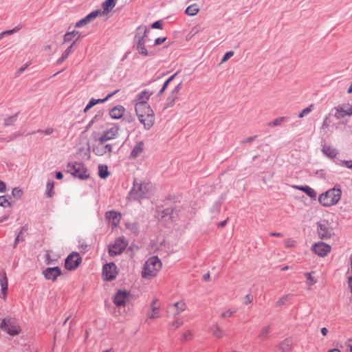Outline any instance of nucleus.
Returning a JSON list of instances; mask_svg holds the SVG:
<instances>
[{"mask_svg":"<svg viewBox=\"0 0 352 352\" xmlns=\"http://www.w3.org/2000/svg\"><path fill=\"white\" fill-rule=\"evenodd\" d=\"M318 232L321 239H328L331 236V230L326 223H319Z\"/></svg>","mask_w":352,"mask_h":352,"instance_id":"5701e85b","label":"nucleus"},{"mask_svg":"<svg viewBox=\"0 0 352 352\" xmlns=\"http://www.w3.org/2000/svg\"><path fill=\"white\" fill-rule=\"evenodd\" d=\"M23 195V190L19 187L14 188L12 190V197L16 201L20 200L22 198Z\"/></svg>","mask_w":352,"mask_h":352,"instance_id":"f704fd0d","label":"nucleus"},{"mask_svg":"<svg viewBox=\"0 0 352 352\" xmlns=\"http://www.w3.org/2000/svg\"><path fill=\"white\" fill-rule=\"evenodd\" d=\"M54 182L52 180H48L46 184V190L45 195L47 197L51 198L54 194Z\"/></svg>","mask_w":352,"mask_h":352,"instance_id":"473e14b6","label":"nucleus"},{"mask_svg":"<svg viewBox=\"0 0 352 352\" xmlns=\"http://www.w3.org/2000/svg\"><path fill=\"white\" fill-rule=\"evenodd\" d=\"M289 351V344L288 342L285 340L280 343L275 348V352H288Z\"/></svg>","mask_w":352,"mask_h":352,"instance_id":"c9c22d12","label":"nucleus"},{"mask_svg":"<svg viewBox=\"0 0 352 352\" xmlns=\"http://www.w3.org/2000/svg\"><path fill=\"white\" fill-rule=\"evenodd\" d=\"M152 28L162 29V24L160 21H155L151 25Z\"/></svg>","mask_w":352,"mask_h":352,"instance_id":"4d7b16f0","label":"nucleus"},{"mask_svg":"<svg viewBox=\"0 0 352 352\" xmlns=\"http://www.w3.org/2000/svg\"><path fill=\"white\" fill-rule=\"evenodd\" d=\"M351 93H352V81L347 89V94H351Z\"/></svg>","mask_w":352,"mask_h":352,"instance_id":"69168bd1","label":"nucleus"},{"mask_svg":"<svg viewBox=\"0 0 352 352\" xmlns=\"http://www.w3.org/2000/svg\"><path fill=\"white\" fill-rule=\"evenodd\" d=\"M291 297H292V296L290 294H287V295L282 296L277 300V302H276L277 305L281 306V305H285L286 303V302L288 301L291 298Z\"/></svg>","mask_w":352,"mask_h":352,"instance_id":"a18cd8bd","label":"nucleus"},{"mask_svg":"<svg viewBox=\"0 0 352 352\" xmlns=\"http://www.w3.org/2000/svg\"><path fill=\"white\" fill-rule=\"evenodd\" d=\"M154 190L153 184L145 178H135L130 191V196L134 199L149 198Z\"/></svg>","mask_w":352,"mask_h":352,"instance_id":"f257e3e1","label":"nucleus"},{"mask_svg":"<svg viewBox=\"0 0 352 352\" xmlns=\"http://www.w3.org/2000/svg\"><path fill=\"white\" fill-rule=\"evenodd\" d=\"M125 113V108L122 105H118L112 108L109 111V116L113 119H120Z\"/></svg>","mask_w":352,"mask_h":352,"instance_id":"a878e982","label":"nucleus"},{"mask_svg":"<svg viewBox=\"0 0 352 352\" xmlns=\"http://www.w3.org/2000/svg\"><path fill=\"white\" fill-rule=\"evenodd\" d=\"M340 188L334 187L320 194L318 197L319 203L324 207H331L338 203L341 198Z\"/></svg>","mask_w":352,"mask_h":352,"instance_id":"20e7f679","label":"nucleus"},{"mask_svg":"<svg viewBox=\"0 0 352 352\" xmlns=\"http://www.w3.org/2000/svg\"><path fill=\"white\" fill-rule=\"evenodd\" d=\"M166 41V37H160V38H157L155 40L154 43L155 45H161L163 43H164Z\"/></svg>","mask_w":352,"mask_h":352,"instance_id":"5fc2aeb1","label":"nucleus"},{"mask_svg":"<svg viewBox=\"0 0 352 352\" xmlns=\"http://www.w3.org/2000/svg\"><path fill=\"white\" fill-rule=\"evenodd\" d=\"M53 129H47L45 131L38 130V133H44L45 134L50 135L52 133Z\"/></svg>","mask_w":352,"mask_h":352,"instance_id":"bf43d9fd","label":"nucleus"},{"mask_svg":"<svg viewBox=\"0 0 352 352\" xmlns=\"http://www.w3.org/2000/svg\"><path fill=\"white\" fill-rule=\"evenodd\" d=\"M209 330L210 332L212 333V336L216 339H221L225 336L224 331L217 324L212 325L210 327Z\"/></svg>","mask_w":352,"mask_h":352,"instance_id":"bb28decb","label":"nucleus"},{"mask_svg":"<svg viewBox=\"0 0 352 352\" xmlns=\"http://www.w3.org/2000/svg\"><path fill=\"white\" fill-rule=\"evenodd\" d=\"M162 267L161 260L157 256H151L143 265L141 272L142 277L146 280H151L160 274Z\"/></svg>","mask_w":352,"mask_h":352,"instance_id":"f03ea898","label":"nucleus"},{"mask_svg":"<svg viewBox=\"0 0 352 352\" xmlns=\"http://www.w3.org/2000/svg\"><path fill=\"white\" fill-rule=\"evenodd\" d=\"M144 150V142L140 141V142H137L134 145V146L129 155V158L130 159L137 158L138 157L140 156L143 153Z\"/></svg>","mask_w":352,"mask_h":352,"instance_id":"b1692460","label":"nucleus"},{"mask_svg":"<svg viewBox=\"0 0 352 352\" xmlns=\"http://www.w3.org/2000/svg\"><path fill=\"white\" fill-rule=\"evenodd\" d=\"M0 284L1 287L2 292L6 294V291L8 289V279L6 274H3L0 276Z\"/></svg>","mask_w":352,"mask_h":352,"instance_id":"4c0bfd02","label":"nucleus"},{"mask_svg":"<svg viewBox=\"0 0 352 352\" xmlns=\"http://www.w3.org/2000/svg\"><path fill=\"white\" fill-rule=\"evenodd\" d=\"M43 274L47 279L54 280L60 274V270L57 267H48L43 271Z\"/></svg>","mask_w":352,"mask_h":352,"instance_id":"393cba45","label":"nucleus"},{"mask_svg":"<svg viewBox=\"0 0 352 352\" xmlns=\"http://www.w3.org/2000/svg\"><path fill=\"white\" fill-rule=\"evenodd\" d=\"M20 29H21L20 27L17 26V27H15L14 28H13L12 30H6L4 32H2L1 33H0V40H1L6 36H9V35H11V34H13L16 33Z\"/></svg>","mask_w":352,"mask_h":352,"instance_id":"79ce46f5","label":"nucleus"},{"mask_svg":"<svg viewBox=\"0 0 352 352\" xmlns=\"http://www.w3.org/2000/svg\"><path fill=\"white\" fill-rule=\"evenodd\" d=\"M200 10L199 6L197 3H193L188 6L185 10V13L190 16H195Z\"/></svg>","mask_w":352,"mask_h":352,"instance_id":"7c9ffc66","label":"nucleus"},{"mask_svg":"<svg viewBox=\"0 0 352 352\" xmlns=\"http://www.w3.org/2000/svg\"><path fill=\"white\" fill-rule=\"evenodd\" d=\"M138 30L142 31L143 36H142L139 39L136 46V50H138V53L142 56H147L149 55V53L145 46L146 41L144 39V37L146 36L148 30L146 27H139Z\"/></svg>","mask_w":352,"mask_h":352,"instance_id":"2eb2a0df","label":"nucleus"},{"mask_svg":"<svg viewBox=\"0 0 352 352\" xmlns=\"http://www.w3.org/2000/svg\"><path fill=\"white\" fill-rule=\"evenodd\" d=\"M170 309L174 316H177L183 313L187 309V305L184 300H179L170 305Z\"/></svg>","mask_w":352,"mask_h":352,"instance_id":"4be33fe9","label":"nucleus"},{"mask_svg":"<svg viewBox=\"0 0 352 352\" xmlns=\"http://www.w3.org/2000/svg\"><path fill=\"white\" fill-rule=\"evenodd\" d=\"M270 235L272 236H282V234L279 232H272Z\"/></svg>","mask_w":352,"mask_h":352,"instance_id":"e2e57ef3","label":"nucleus"},{"mask_svg":"<svg viewBox=\"0 0 352 352\" xmlns=\"http://www.w3.org/2000/svg\"><path fill=\"white\" fill-rule=\"evenodd\" d=\"M154 94L153 90L151 89H145L135 96V98L133 100V103L135 107H143L149 105L148 100L151 96Z\"/></svg>","mask_w":352,"mask_h":352,"instance_id":"6e6552de","label":"nucleus"},{"mask_svg":"<svg viewBox=\"0 0 352 352\" xmlns=\"http://www.w3.org/2000/svg\"><path fill=\"white\" fill-rule=\"evenodd\" d=\"M313 108H314V104H310L309 107L302 109V111H300L299 113L298 117L300 118H302L305 116L308 115L312 111Z\"/></svg>","mask_w":352,"mask_h":352,"instance_id":"c03bdc74","label":"nucleus"},{"mask_svg":"<svg viewBox=\"0 0 352 352\" xmlns=\"http://www.w3.org/2000/svg\"><path fill=\"white\" fill-rule=\"evenodd\" d=\"M67 173L80 179H86L89 177V172L83 164L75 163L67 165Z\"/></svg>","mask_w":352,"mask_h":352,"instance_id":"423d86ee","label":"nucleus"},{"mask_svg":"<svg viewBox=\"0 0 352 352\" xmlns=\"http://www.w3.org/2000/svg\"><path fill=\"white\" fill-rule=\"evenodd\" d=\"M56 178L58 179H61L63 178V174L61 172H57L56 173Z\"/></svg>","mask_w":352,"mask_h":352,"instance_id":"680f3d73","label":"nucleus"},{"mask_svg":"<svg viewBox=\"0 0 352 352\" xmlns=\"http://www.w3.org/2000/svg\"><path fill=\"white\" fill-rule=\"evenodd\" d=\"M312 250L318 256L324 257L331 252V247L323 242H318L313 245Z\"/></svg>","mask_w":352,"mask_h":352,"instance_id":"f3484780","label":"nucleus"},{"mask_svg":"<svg viewBox=\"0 0 352 352\" xmlns=\"http://www.w3.org/2000/svg\"><path fill=\"white\" fill-rule=\"evenodd\" d=\"M80 38V34L78 31H72L67 32V42L72 41L75 43Z\"/></svg>","mask_w":352,"mask_h":352,"instance_id":"72a5a7b5","label":"nucleus"},{"mask_svg":"<svg viewBox=\"0 0 352 352\" xmlns=\"http://www.w3.org/2000/svg\"><path fill=\"white\" fill-rule=\"evenodd\" d=\"M100 16V12L99 10H94L89 13L88 15H87L83 19L79 20L75 25V27L79 28L85 26L87 24L91 23L93 21H94L98 16Z\"/></svg>","mask_w":352,"mask_h":352,"instance_id":"a211bd4d","label":"nucleus"},{"mask_svg":"<svg viewBox=\"0 0 352 352\" xmlns=\"http://www.w3.org/2000/svg\"><path fill=\"white\" fill-rule=\"evenodd\" d=\"M294 188L300 190L304 192H305L309 197L312 199H315L316 197L317 193L314 189L309 187V186H294Z\"/></svg>","mask_w":352,"mask_h":352,"instance_id":"cd10ccee","label":"nucleus"},{"mask_svg":"<svg viewBox=\"0 0 352 352\" xmlns=\"http://www.w3.org/2000/svg\"><path fill=\"white\" fill-rule=\"evenodd\" d=\"M66 54H63L62 56L58 59V62L61 63L63 61V60L65 58Z\"/></svg>","mask_w":352,"mask_h":352,"instance_id":"338daca9","label":"nucleus"},{"mask_svg":"<svg viewBox=\"0 0 352 352\" xmlns=\"http://www.w3.org/2000/svg\"><path fill=\"white\" fill-rule=\"evenodd\" d=\"M322 336H326L328 333V329L326 327H322L320 330Z\"/></svg>","mask_w":352,"mask_h":352,"instance_id":"052dcab7","label":"nucleus"},{"mask_svg":"<svg viewBox=\"0 0 352 352\" xmlns=\"http://www.w3.org/2000/svg\"><path fill=\"white\" fill-rule=\"evenodd\" d=\"M271 333V327L270 325H267L261 328L258 333V338L261 341H265L267 340L270 337Z\"/></svg>","mask_w":352,"mask_h":352,"instance_id":"c756f323","label":"nucleus"},{"mask_svg":"<svg viewBox=\"0 0 352 352\" xmlns=\"http://www.w3.org/2000/svg\"><path fill=\"white\" fill-rule=\"evenodd\" d=\"M118 91H119V89H117V90L109 94L106 96V98L104 99H94V98L91 99L89 100V103L87 104V105L84 109V112L87 113L90 109H91L94 106L96 105L97 104L103 103V102H106L109 98L112 97L113 95L117 94Z\"/></svg>","mask_w":352,"mask_h":352,"instance_id":"412c9836","label":"nucleus"},{"mask_svg":"<svg viewBox=\"0 0 352 352\" xmlns=\"http://www.w3.org/2000/svg\"><path fill=\"white\" fill-rule=\"evenodd\" d=\"M340 165L342 166H345V167L352 170V160H343V161H341Z\"/></svg>","mask_w":352,"mask_h":352,"instance_id":"09e8293b","label":"nucleus"},{"mask_svg":"<svg viewBox=\"0 0 352 352\" xmlns=\"http://www.w3.org/2000/svg\"><path fill=\"white\" fill-rule=\"evenodd\" d=\"M127 244L128 243L124 237L117 239L109 248V254L116 256L121 254L125 250Z\"/></svg>","mask_w":352,"mask_h":352,"instance_id":"9d476101","label":"nucleus"},{"mask_svg":"<svg viewBox=\"0 0 352 352\" xmlns=\"http://www.w3.org/2000/svg\"><path fill=\"white\" fill-rule=\"evenodd\" d=\"M284 244L287 248H293L296 245V241L292 239H287L284 241Z\"/></svg>","mask_w":352,"mask_h":352,"instance_id":"de8ad7c7","label":"nucleus"},{"mask_svg":"<svg viewBox=\"0 0 352 352\" xmlns=\"http://www.w3.org/2000/svg\"><path fill=\"white\" fill-rule=\"evenodd\" d=\"M233 55H234V52L232 51L226 52L221 59V63H224V62L227 61L229 58H230L232 56H233Z\"/></svg>","mask_w":352,"mask_h":352,"instance_id":"8fccbe9b","label":"nucleus"},{"mask_svg":"<svg viewBox=\"0 0 352 352\" xmlns=\"http://www.w3.org/2000/svg\"><path fill=\"white\" fill-rule=\"evenodd\" d=\"M119 131L120 127L118 126H113L103 133L99 138V142L102 144L106 141L117 138L119 135Z\"/></svg>","mask_w":352,"mask_h":352,"instance_id":"ddd939ff","label":"nucleus"},{"mask_svg":"<svg viewBox=\"0 0 352 352\" xmlns=\"http://www.w3.org/2000/svg\"><path fill=\"white\" fill-rule=\"evenodd\" d=\"M105 218L111 224L113 228H116L120 222L121 215L116 211H108L105 213Z\"/></svg>","mask_w":352,"mask_h":352,"instance_id":"aec40b11","label":"nucleus"},{"mask_svg":"<svg viewBox=\"0 0 352 352\" xmlns=\"http://www.w3.org/2000/svg\"><path fill=\"white\" fill-rule=\"evenodd\" d=\"M131 294L126 289H118L113 297V302L116 307H125L129 302Z\"/></svg>","mask_w":352,"mask_h":352,"instance_id":"1a4fd4ad","label":"nucleus"},{"mask_svg":"<svg viewBox=\"0 0 352 352\" xmlns=\"http://www.w3.org/2000/svg\"><path fill=\"white\" fill-rule=\"evenodd\" d=\"M347 352H352V339H349L345 343Z\"/></svg>","mask_w":352,"mask_h":352,"instance_id":"864d4df0","label":"nucleus"},{"mask_svg":"<svg viewBox=\"0 0 352 352\" xmlns=\"http://www.w3.org/2000/svg\"><path fill=\"white\" fill-rule=\"evenodd\" d=\"M81 256L75 252H72L67 256V270H76L81 263Z\"/></svg>","mask_w":352,"mask_h":352,"instance_id":"dca6fc26","label":"nucleus"},{"mask_svg":"<svg viewBox=\"0 0 352 352\" xmlns=\"http://www.w3.org/2000/svg\"><path fill=\"white\" fill-rule=\"evenodd\" d=\"M327 352H342V351L338 349H329Z\"/></svg>","mask_w":352,"mask_h":352,"instance_id":"774afa93","label":"nucleus"},{"mask_svg":"<svg viewBox=\"0 0 352 352\" xmlns=\"http://www.w3.org/2000/svg\"><path fill=\"white\" fill-rule=\"evenodd\" d=\"M97 155H102L104 153H111L112 151V146L111 144H105L104 143H100L96 148L94 149Z\"/></svg>","mask_w":352,"mask_h":352,"instance_id":"c85d7f7f","label":"nucleus"},{"mask_svg":"<svg viewBox=\"0 0 352 352\" xmlns=\"http://www.w3.org/2000/svg\"><path fill=\"white\" fill-rule=\"evenodd\" d=\"M0 328L8 334L12 336L19 334L21 331L20 325L14 318L10 317L6 318L2 320L0 324Z\"/></svg>","mask_w":352,"mask_h":352,"instance_id":"39448f33","label":"nucleus"},{"mask_svg":"<svg viewBox=\"0 0 352 352\" xmlns=\"http://www.w3.org/2000/svg\"><path fill=\"white\" fill-rule=\"evenodd\" d=\"M252 301V296L251 295L247 294L246 296H245L243 297V302L244 304L248 305V304L251 303Z\"/></svg>","mask_w":352,"mask_h":352,"instance_id":"3c124183","label":"nucleus"},{"mask_svg":"<svg viewBox=\"0 0 352 352\" xmlns=\"http://www.w3.org/2000/svg\"><path fill=\"white\" fill-rule=\"evenodd\" d=\"M16 118L17 114L6 118L4 120V126H8L13 124L16 121Z\"/></svg>","mask_w":352,"mask_h":352,"instance_id":"37998d69","label":"nucleus"},{"mask_svg":"<svg viewBox=\"0 0 352 352\" xmlns=\"http://www.w3.org/2000/svg\"><path fill=\"white\" fill-rule=\"evenodd\" d=\"M0 206L3 207H11V202L5 197L0 196Z\"/></svg>","mask_w":352,"mask_h":352,"instance_id":"49530a36","label":"nucleus"},{"mask_svg":"<svg viewBox=\"0 0 352 352\" xmlns=\"http://www.w3.org/2000/svg\"><path fill=\"white\" fill-rule=\"evenodd\" d=\"M335 117L337 119H341L346 116H352V104L344 103L338 106L335 109Z\"/></svg>","mask_w":352,"mask_h":352,"instance_id":"4468645a","label":"nucleus"},{"mask_svg":"<svg viewBox=\"0 0 352 352\" xmlns=\"http://www.w3.org/2000/svg\"><path fill=\"white\" fill-rule=\"evenodd\" d=\"M98 173H99V176L101 178H102V179L107 178L109 175V173L108 171L107 166L106 165H99Z\"/></svg>","mask_w":352,"mask_h":352,"instance_id":"e433bc0d","label":"nucleus"},{"mask_svg":"<svg viewBox=\"0 0 352 352\" xmlns=\"http://www.w3.org/2000/svg\"><path fill=\"white\" fill-rule=\"evenodd\" d=\"M135 111L139 121L143 124L144 129H150L155 122V113L151 106L135 107Z\"/></svg>","mask_w":352,"mask_h":352,"instance_id":"7ed1b4c3","label":"nucleus"},{"mask_svg":"<svg viewBox=\"0 0 352 352\" xmlns=\"http://www.w3.org/2000/svg\"><path fill=\"white\" fill-rule=\"evenodd\" d=\"M305 276L307 278V285L309 287H311L316 283V278L312 276L311 272H305Z\"/></svg>","mask_w":352,"mask_h":352,"instance_id":"a19ab883","label":"nucleus"},{"mask_svg":"<svg viewBox=\"0 0 352 352\" xmlns=\"http://www.w3.org/2000/svg\"><path fill=\"white\" fill-rule=\"evenodd\" d=\"M322 152L330 158H333L337 155L336 149L329 146H324L322 148Z\"/></svg>","mask_w":352,"mask_h":352,"instance_id":"2f4dec72","label":"nucleus"},{"mask_svg":"<svg viewBox=\"0 0 352 352\" xmlns=\"http://www.w3.org/2000/svg\"><path fill=\"white\" fill-rule=\"evenodd\" d=\"M28 66V65L26 64V65H24L23 66H22L21 67H20L16 72L15 76L16 77L19 76L27 69Z\"/></svg>","mask_w":352,"mask_h":352,"instance_id":"6e6d98bb","label":"nucleus"},{"mask_svg":"<svg viewBox=\"0 0 352 352\" xmlns=\"http://www.w3.org/2000/svg\"><path fill=\"white\" fill-rule=\"evenodd\" d=\"M236 311L235 309H226L221 312V318L227 319L231 318L236 313Z\"/></svg>","mask_w":352,"mask_h":352,"instance_id":"ea45409f","label":"nucleus"},{"mask_svg":"<svg viewBox=\"0 0 352 352\" xmlns=\"http://www.w3.org/2000/svg\"><path fill=\"white\" fill-rule=\"evenodd\" d=\"M287 120L286 117H278L274 120L273 121L268 123V126L270 127H275L280 125L283 122Z\"/></svg>","mask_w":352,"mask_h":352,"instance_id":"58836bf2","label":"nucleus"},{"mask_svg":"<svg viewBox=\"0 0 352 352\" xmlns=\"http://www.w3.org/2000/svg\"><path fill=\"white\" fill-rule=\"evenodd\" d=\"M117 0H106L102 3V10H99L100 16H107L116 5Z\"/></svg>","mask_w":352,"mask_h":352,"instance_id":"6ab92c4d","label":"nucleus"},{"mask_svg":"<svg viewBox=\"0 0 352 352\" xmlns=\"http://www.w3.org/2000/svg\"><path fill=\"white\" fill-rule=\"evenodd\" d=\"M177 73H175L173 75H172L171 76H170L167 80H168L170 82L175 78V76H177Z\"/></svg>","mask_w":352,"mask_h":352,"instance_id":"0e129e2a","label":"nucleus"},{"mask_svg":"<svg viewBox=\"0 0 352 352\" xmlns=\"http://www.w3.org/2000/svg\"><path fill=\"white\" fill-rule=\"evenodd\" d=\"M118 274L116 265L113 263L104 265L102 268V277L105 280L115 279Z\"/></svg>","mask_w":352,"mask_h":352,"instance_id":"9b49d317","label":"nucleus"},{"mask_svg":"<svg viewBox=\"0 0 352 352\" xmlns=\"http://www.w3.org/2000/svg\"><path fill=\"white\" fill-rule=\"evenodd\" d=\"M171 325L175 328H178L183 325V321L181 319H177L172 322Z\"/></svg>","mask_w":352,"mask_h":352,"instance_id":"603ef678","label":"nucleus"},{"mask_svg":"<svg viewBox=\"0 0 352 352\" xmlns=\"http://www.w3.org/2000/svg\"><path fill=\"white\" fill-rule=\"evenodd\" d=\"M160 310L161 305L159 300L157 298L153 299L150 305V308L147 311L145 323L150 324L152 320L160 318Z\"/></svg>","mask_w":352,"mask_h":352,"instance_id":"0eeeda50","label":"nucleus"},{"mask_svg":"<svg viewBox=\"0 0 352 352\" xmlns=\"http://www.w3.org/2000/svg\"><path fill=\"white\" fill-rule=\"evenodd\" d=\"M181 83L178 84L170 91L164 102L165 109L173 107L175 102L178 100L181 90Z\"/></svg>","mask_w":352,"mask_h":352,"instance_id":"f8f14e48","label":"nucleus"},{"mask_svg":"<svg viewBox=\"0 0 352 352\" xmlns=\"http://www.w3.org/2000/svg\"><path fill=\"white\" fill-rule=\"evenodd\" d=\"M6 190V184L0 180V192H4Z\"/></svg>","mask_w":352,"mask_h":352,"instance_id":"13d9d810","label":"nucleus"}]
</instances>
